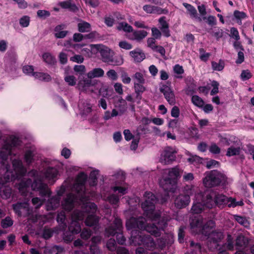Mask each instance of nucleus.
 I'll use <instances>...</instances> for the list:
<instances>
[{"label":"nucleus","instance_id":"26","mask_svg":"<svg viewBox=\"0 0 254 254\" xmlns=\"http://www.w3.org/2000/svg\"><path fill=\"white\" fill-rule=\"evenodd\" d=\"M94 84L91 79L87 78H83L80 79L78 81L79 88L82 90H86L90 86L93 85Z\"/></svg>","mask_w":254,"mask_h":254},{"label":"nucleus","instance_id":"49","mask_svg":"<svg viewBox=\"0 0 254 254\" xmlns=\"http://www.w3.org/2000/svg\"><path fill=\"white\" fill-rule=\"evenodd\" d=\"M224 247H226L227 250H232L233 249V238L230 234L227 235V243L225 244Z\"/></svg>","mask_w":254,"mask_h":254},{"label":"nucleus","instance_id":"13","mask_svg":"<svg viewBox=\"0 0 254 254\" xmlns=\"http://www.w3.org/2000/svg\"><path fill=\"white\" fill-rule=\"evenodd\" d=\"M12 208L15 212L19 216H21L23 212H25V215L30 216L32 214V210H30L29 204L26 202H20L12 205Z\"/></svg>","mask_w":254,"mask_h":254},{"label":"nucleus","instance_id":"24","mask_svg":"<svg viewBox=\"0 0 254 254\" xmlns=\"http://www.w3.org/2000/svg\"><path fill=\"white\" fill-rule=\"evenodd\" d=\"M60 197L54 196L49 199L47 203V210L55 209L60 205Z\"/></svg>","mask_w":254,"mask_h":254},{"label":"nucleus","instance_id":"17","mask_svg":"<svg viewBox=\"0 0 254 254\" xmlns=\"http://www.w3.org/2000/svg\"><path fill=\"white\" fill-rule=\"evenodd\" d=\"M160 186L166 191H174L176 185L174 181L169 178H163L159 181Z\"/></svg>","mask_w":254,"mask_h":254},{"label":"nucleus","instance_id":"1","mask_svg":"<svg viewBox=\"0 0 254 254\" xmlns=\"http://www.w3.org/2000/svg\"><path fill=\"white\" fill-rule=\"evenodd\" d=\"M82 211L74 210L71 215V222L68 229L73 234L79 233L81 230V226L78 221L82 220L84 217V213L88 214L85 221V224L88 226H96L99 217L94 215L97 210V206L93 202H88L83 204Z\"/></svg>","mask_w":254,"mask_h":254},{"label":"nucleus","instance_id":"5","mask_svg":"<svg viewBox=\"0 0 254 254\" xmlns=\"http://www.w3.org/2000/svg\"><path fill=\"white\" fill-rule=\"evenodd\" d=\"M145 201L141 204L144 214L152 221H156L160 217V212H154V204L157 201L156 196L151 192L144 194Z\"/></svg>","mask_w":254,"mask_h":254},{"label":"nucleus","instance_id":"55","mask_svg":"<svg viewBox=\"0 0 254 254\" xmlns=\"http://www.w3.org/2000/svg\"><path fill=\"white\" fill-rule=\"evenodd\" d=\"M235 219L241 225L247 227L249 223L246 218L242 216L235 215Z\"/></svg>","mask_w":254,"mask_h":254},{"label":"nucleus","instance_id":"41","mask_svg":"<svg viewBox=\"0 0 254 254\" xmlns=\"http://www.w3.org/2000/svg\"><path fill=\"white\" fill-rule=\"evenodd\" d=\"M65 219V213L64 211H62L58 213L57 220L59 223H61L62 230H64L66 227V224L64 223Z\"/></svg>","mask_w":254,"mask_h":254},{"label":"nucleus","instance_id":"53","mask_svg":"<svg viewBox=\"0 0 254 254\" xmlns=\"http://www.w3.org/2000/svg\"><path fill=\"white\" fill-rule=\"evenodd\" d=\"M107 77L113 81H115L118 79V74L114 69H110L106 73Z\"/></svg>","mask_w":254,"mask_h":254},{"label":"nucleus","instance_id":"29","mask_svg":"<svg viewBox=\"0 0 254 254\" xmlns=\"http://www.w3.org/2000/svg\"><path fill=\"white\" fill-rule=\"evenodd\" d=\"M64 27L63 25H59L55 27L54 35L57 38H64L68 33L67 31L63 30Z\"/></svg>","mask_w":254,"mask_h":254},{"label":"nucleus","instance_id":"25","mask_svg":"<svg viewBox=\"0 0 254 254\" xmlns=\"http://www.w3.org/2000/svg\"><path fill=\"white\" fill-rule=\"evenodd\" d=\"M145 236L139 232H138L137 235H134V233L132 232L131 243L134 246H142Z\"/></svg>","mask_w":254,"mask_h":254},{"label":"nucleus","instance_id":"8","mask_svg":"<svg viewBox=\"0 0 254 254\" xmlns=\"http://www.w3.org/2000/svg\"><path fill=\"white\" fill-rule=\"evenodd\" d=\"M114 226L111 225L106 229V234L108 237L117 234V240L119 244L123 245L126 242V238L122 233V222L120 219L115 218Z\"/></svg>","mask_w":254,"mask_h":254},{"label":"nucleus","instance_id":"35","mask_svg":"<svg viewBox=\"0 0 254 254\" xmlns=\"http://www.w3.org/2000/svg\"><path fill=\"white\" fill-rule=\"evenodd\" d=\"M183 5L186 8L191 17L198 18L197 11L194 6L186 2H184ZM198 18L201 20L200 18Z\"/></svg>","mask_w":254,"mask_h":254},{"label":"nucleus","instance_id":"18","mask_svg":"<svg viewBox=\"0 0 254 254\" xmlns=\"http://www.w3.org/2000/svg\"><path fill=\"white\" fill-rule=\"evenodd\" d=\"M58 171L57 169L55 168L51 167L47 168L44 173L46 179L49 182L51 181L52 184L55 182V179L58 176Z\"/></svg>","mask_w":254,"mask_h":254},{"label":"nucleus","instance_id":"3","mask_svg":"<svg viewBox=\"0 0 254 254\" xmlns=\"http://www.w3.org/2000/svg\"><path fill=\"white\" fill-rule=\"evenodd\" d=\"M87 179V176L83 173H80L77 177L75 183L73 188L72 191L77 193V196H75L71 193L68 194L64 199L62 203L63 208L67 211H70L74 206V203L77 198L83 201L86 196L85 190L84 183Z\"/></svg>","mask_w":254,"mask_h":254},{"label":"nucleus","instance_id":"6","mask_svg":"<svg viewBox=\"0 0 254 254\" xmlns=\"http://www.w3.org/2000/svg\"><path fill=\"white\" fill-rule=\"evenodd\" d=\"M227 177L220 172L213 170L206 174L203 182L204 186L207 188L222 185L223 186L228 184Z\"/></svg>","mask_w":254,"mask_h":254},{"label":"nucleus","instance_id":"46","mask_svg":"<svg viewBox=\"0 0 254 254\" xmlns=\"http://www.w3.org/2000/svg\"><path fill=\"white\" fill-rule=\"evenodd\" d=\"M191 101L194 105L199 108L203 107L204 104L203 100L197 95H194L192 97Z\"/></svg>","mask_w":254,"mask_h":254},{"label":"nucleus","instance_id":"2","mask_svg":"<svg viewBox=\"0 0 254 254\" xmlns=\"http://www.w3.org/2000/svg\"><path fill=\"white\" fill-rule=\"evenodd\" d=\"M170 219V218L168 217H163L158 222L157 226H156L154 223L145 225L146 220L142 217L137 218L131 217L127 221L126 226L127 229L136 228L144 229L151 235L158 237L161 235L160 231L163 230L167 226V223Z\"/></svg>","mask_w":254,"mask_h":254},{"label":"nucleus","instance_id":"42","mask_svg":"<svg viewBox=\"0 0 254 254\" xmlns=\"http://www.w3.org/2000/svg\"><path fill=\"white\" fill-rule=\"evenodd\" d=\"M174 72L176 74L175 76L177 78H182V74L184 73V70L182 66L176 64L173 67Z\"/></svg>","mask_w":254,"mask_h":254},{"label":"nucleus","instance_id":"4","mask_svg":"<svg viewBox=\"0 0 254 254\" xmlns=\"http://www.w3.org/2000/svg\"><path fill=\"white\" fill-rule=\"evenodd\" d=\"M30 185L31 186L33 190L39 191L42 196H49L51 193L47 185L43 183L41 180L38 178L35 179L32 183L31 179L23 180L19 184V191L24 195Z\"/></svg>","mask_w":254,"mask_h":254},{"label":"nucleus","instance_id":"64","mask_svg":"<svg viewBox=\"0 0 254 254\" xmlns=\"http://www.w3.org/2000/svg\"><path fill=\"white\" fill-rule=\"evenodd\" d=\"M30 19L27 16H24L20 18L19 23L21 26L23 27H27L29 24Z\"/></svg>","mask_w":254,"mask_h":254},{"label":"nucleus","instance_id":"54","mask_svg":"<svg viewBox=\"0 0 254 254\" xmlns=\"http://www.w3.org/2000/svg\"><path fill=\"white\" fill-rule=\"evenodd\" d=\"M107 247L110 251H114L116 250V244L114 239H110L107 243Z\"/></svg>","mask_w":254,"mask_h":254},{"label":"nucleus","instance_id":"36","mask_svg":"<svg viewBox=\"0 0 254 254\" xmlns=\"http://www.w3.org/2000/svg\"><path fill=\"white\" fill-rule=\"evenodd\" d=\"M33 76L38 79L45 81H49L51 80L50 75L43 72H36L33 73Z\"/></svg>","mask_w":254,"mask_h":254},{"label":"nucleus","instance_id":"39","mask_svg":"<svg viewBox=\"0 0 254 254\" xmlns=\"http://www.w3.org/2000/svg\"><path fill=\"white\" fill-rule=\"evenodd\" d=\"M211 66L213 70L221 71L224 67L225 63L222 60H220L218 63L212 61L211 62Z\"/></svg>","mask_w":254,"mask_h":254},{"label":"nucleus","instance_id":"12","mask_svg":"<svg viewBox=\"0 0 254 254\" xmlns=\"http://www.w3.org/2000/svg\"><path fill=\"white\" fill-rule=\"evenodd\" d=\"M206 201V194L204 195L201 193L195 194V200L191 209L192 212L198 214L202 212L204 207L208 208L204 204Z\"/></svg>","mask_w":254,"mask_h":254},{"label":"nucleus","instance_id":"22","mask_svg":"<svg viewBox=\"0 0 254 254\" xmlns=\"http://www.w3.org/2000/svg\"><path fill=\"white\" fill-rule=\"evenodd\" d=\"M100 53L102 61L105 63H108L111 57H112V51L107 47H103L100 49Z\"/></svg>","mask_w":254,"mask_h":254},{"label":"nucleus","instance_id":"10","mask_svg":"<svg viewBox=\"0 0 254 254\" xmlns=\"http://www.w3.org/2000/svg\"><path fill=\"white\" fill-rule=\"evenodd\" d=\"M194 192V187L187 186L185 188L184 193L178 195L175 199V206L178 209L187 206L190 201V196Z\"/></svg>","mask_w":254,"mask_h":254},{"label":"nucleus","instance_id":"21","mask_svg":"<svg viewBox=\"0 0 254 254\" xmlns=\"http://www.w3.org/2000/svg\"><path fill=\"white\" fill-rule=\"evenodd\" d=\"M165 173H168L169 178L171 180L177 179L181 177V174L183 173V171L180 170V168L176 166L172 168L169 170H165L164 171Z\"/></svg>","mask_w":254,"mask_h":254},{"label":"nucleus","instance_id":"15","mask_svg":"<svg viewBox=\"0 0 254 254\" xmlns=\"http://www.w3.org/2000/svg\"><path fill=\"white\" fill-rule=\"evenodd\" d=\"M191 229L194 233L202 231L203 218L201 216L198 215L191 218L190 220Z\"/></svg>","mask_w":254,"mask_h":254},{"label":"nucleus","instance_id":"20","mask_svg":"<svg viewBox=\"0 0 254 254\" xmlns=\"http://www.w3.org/2000/svg\"><path fill=\"white\" fill-rule=\"evenodd\" d=\"M142 246L147 250L153 251L156 248V243L153 239L149 235H145Z\"/></svg>","mask_w":254,"mask_h":254},{"label":"nucleus","instance_id":"14","mask_svg":"<svg viewBox=\"0 0 254 254\" xmlns=\"http://www.w3.org/2000/svg\"><path fill=\"white\" fill-rule=\"evenodd\" d=\"M223 238V235L220 232H213L210 234L208 246L210 249L214 250L219 246L218 242Z\"/></svg>","mask_w":254,"mask_h":254},{"label":"nucleus","instance_id":"57","mask_svg":"<svg viewBox=\"0 0 254 254\" xmlns=\"http://www.w3.org/2000/svg\"><path fill=\"white\" fill-rule=\"evenodd\" d=\"M152 38L156 39H160L161 37L162 33L161 31L156 27H153L151 28Z\"/></svg>","mask_w":254,"mask_h":254},{"label":"nucleus","instance_id":"44","mask_svg":"<svg viewBox=\"0 0 254 254\" xmlns=\"http://www.w3.org/2000/svg\"><path fill=\"white\" fill-rule=\"evenodd\" d=\"M234 16L237 20V22L239 24H242V19H245L247 17V15L245 12L243 11H240L239 10L234 11Z\"/></svg>","mask_w":254,"mask_h":254},{"label":"nucleus","instance_id":"52","mask_svg":"<svg viewBox=\"0 0 254 254\" xmlns=\"http://www.w3.org/2000/svg\"><path fill=\"white\" fill-rule=\"evenodd\" d=\"M64 80L70 86H74L76 83V79L73 75H67L64 77Z\"/></svg>","mask_w":254,"mask_h":254},{"label":"nucleus","instance_id":"9","mask_svg":"<svg viewBox=\"0 0 254 254\" xmlns=\"http://www.w3.org/2000/svg\"><path fill=\"white\" fill-rule=\"evenodd\" d=\"M20 141L16 137L13 138L11 140V144H5L3 147L2 150L0 151V163L1 167L7 173L9 168V165L7 162V157L11 154V149L12 146H16L19 145Z\"/></svg>","mask_w":254,"mask_h":254},{"label":"nucleus","instance_id":"37","mask_svg":"<svg viewBox=\"0 0 254 254\" xmlns=\"http://www.w3.org/2000/svg\"><path fill=\"white\" fill-rule=\"evenodd\" d=\"M13 224V220L9 216H6L4 219H1L0 222L1 227L3 229H6L10 227Z\"/></svg>","mask_w":254,"mask_h":254},{"label":"nucleus","instance_id":"11","mask_svg":"<svg viewBox=\"0 0 254 254\" xmlns=\"http://www.w3.org/2000/svg\"><path fill=\"white\" fill-rule=\"evenodd\" d=\"M177 151L171 147H166L160 154L159 161L164 165L170 164L176 159Z\"/></svg>","mask_w":254,"mask_h":254},{"label":"nucleus","instance_id":"56","mask_svg":"<svg viewBox=\"0 0 254 254\" xmlns=\"http://www.w3.org/2000/svg\"><path fill=\"white\" fill-rule=\"evenodd\" d=\"M73 69L75 72L80 74H83L86 71L85 66L82 64L75 65L73 67Z\"/></svg>","mask_w":254,"mask_h":254},{"label":"nucleus","instance_id":"43","mask_svg":"<svg viewBox=\"0 0 254 254\" xmlns=\"http://www.w3.org/2000/svg\"><path fill=\"white\" fill-rule=\"evenodd\" d=\"M215 225V222L213 220L207 221L204 225L203 224L202 232L207 235L209 230L214 228Z\"/></svg>","mask_w":254,"mask_h":254},{"label":"nucleus","instance_id":"7","mask_svg":"<svg viewBox=\"0 0 254 254\" xmlns=\"http://www.w3.org/2000/svg\"><path fill=\"white\" fill-rule=\"evenodd\" d=\"M206 198L207 201L205 204L208 208H212L215 204L218 206L228 205L231 203L232 197H227L223 194L212 192L210 193H206Z\"/></svg>","mask_w":254,"mask_h":254},{"label":"nucleus","instance_id":"59","mask_svg":"<svg viewBox=\"0 0 254 254\" xmlns=\"http://www.w3.org/2000/svg\"><path fill=\"white\" fill-rule=\"evenodd\" d=\"M133 78H134L137 81L136 83H145V79L144 78L143 74L140 72H136L133 75Z\"/></svg>","mask_w":254,"mask_h":254},{"label":"nucleus","instance_id":"23","mask_svg":"<svg viewBox=\"0 0 254 254\" xmlns=\"http://www.w3.org/2000/svg\"><path fill=\"white\" fill-rule=\"evenodd\" d=\"M12 165L15 172L17 175L23 176L26 173V170L22 165V163L20 160H14L12 161Z\"/></svg>","mask_w":254,"mask_h":254},{"label":"nucleus","instance_id":"32","mask_svg":"<svg viewBox=\"0 0 254 254\" xmlns=\"http://www.w3.org/2000/svg\"><path fill=\"white\" fill-rule=\"evenodd\" d=\"M77 27L78 31L82 33L88 32L91 30L90 24L84 21L78 23Z\"/></svg>","mask_w":254,"mask_h":254},{"label":"nucleus","instance_id":"28","mask_svg":"<svg viewBox=\"0 0 254 254\" xmlns=\"http://www.w3.org/2000/svg\"><path fill=\"white\" fill-rule=\"evenodd\" d=\"M132 32V37L130 39L137 41H140L145 38L148 34V33L145 30H138Z\"/></svg>","mask_w":254,"mask_h":254},{"label":"nucleus","instance_id":"31","mask_svg":"<svg viewBox=\"0 0 254 254\" xmlns=\"http://www.w3.org/2000/svg\"><path fill=\"white\" fill-rule=\"evenodd\" d=\"M142 84L143 83H136V82L134 83V91L136 94V97L139 100H141V94L146 90L145 87L142 85Z\"/></svg>","mask_w":254,"mask_h":254},{"label":"nucleus","instance_id":"40","mask_svg":"<svg viewBox=\"0 0 254 254\" xmlns=\"http://www.w3.org/2000/svg\"><path fill=\"white\" fill-rule=\"evenodd\" d=\"M60 5L63 8H68L72 11H76L78 10L77 6L74 4H71L69 1H63L59 3Z\"/></svg>","mask_w":254,"mask_h":254},{"label":"nucleus","instance_id":"51","mask_svg":"<svg viewBox=\"0 0 254 254\" xmlns=\"http://www.w3.org/2000/svg\"><path fill=\"white\" fill-rule=\"evenodd\" d=\"M91 234L92 233L90 229L84 228L81 231L80 237L83 240H87L91 237Z\"/></svg>","mask_w":254,"mask_h":254},{"label":"nucleus","instance_id":"47","mask_svg":"<svg viewBox=\"0 0 254 254\" xmlns=\"http://www.w3.org/2000/svg\"><path fill=\"white\" fill-rule=\"evenodd\" d=\"M11 194V189L8 187H3L1 189V195L3 198L7 199L9 198Z\"/></svg>","mask_w":254,"mask_h":254},{"label":"nucleus","instance_id":"45","mask_svg":"<svg viewBox=\"0 0 254 254\" xmlns=\"http://www.w3.org/2000/svg\"><path fill=\"white\" fill-rule=\"evenodd\" d=\"M241 149L240 147H235L231 146L228 148L226 153L227 156L230 157L234 155H239L240 153Z\"/></svg>","mask_w":254,"mask_h":254},{"label":"nucleus","instance_id":"16","mask_svg":"<svg viewBox=\"0 0 254 254\" xmlns=\"http://www.w3.org/2000/svg\"><path fill=\"white\" fill-rule=\"evenodd\" d=\"M160 90L163 93L165 99L170 105H173L175 104V95L170 87L164 85L160 88Z\"/></svg>","mask_w":254,"mask_h":254},{"label":"nucleus","instance_id":"33","mask_svg":"<svg viewBox=\"0 0 254 254\" xmlns=\"http://www.w3.org/2000/svg\"><path fill=\"white\" fill-rule=\"evenodd\" d=\"M44 61L48 64L54 65L57 61L56 58L50 53H46L43 55Z\"/></svg>","mask_w":254,"mask_h":254},{"label":"nucleus","instance_id":"62","mask_svg":"<svg viewBox=\"0 0 254 254\" xmlns=\"http://www.w3.org/2000/svg\"><path fill=\"white\" fill-rule=\"evenodd\" d=\"M252 74L249 70H244L242 71L241 77L243 80H248L251 78Z\"/></svg>","mask_w":254,"mask_h":254},{"label":"nucleus","instance_id":"30","mask_svg":"<svg viewBox=\"0 0 254 254\" xmlns=\"http://www.w3.org/2000/svg\"><path fill=\"white\" fill-rule=\"evenodd\" d=\"M249 243L248 239L243 235H239L236 239V245L239 248H245Z\"/></svg>","mask_w":254,"mask_h":254},{"label":"nucleus","instance_id":"27","mask_svg":"<svg viewBox=\"0 0 254 254\" xmlns=\"http://www.w3.org/2000/svg\"><path fill=\"white\" fill-rule=\"evenodd\" d=\"M104 74V71L101 68H95L89 71L87 76L89 78L92 79L103 77Z\"/></svg>","mask_w":254,"mask_h":254},{"label":"nucleus","instance_id":"60","mask_svg":"<svg viewBox=\"0 0 254 254\" xmlns=\"http://www.w3.org/2000/svg\"><path fill=\"white\" fill-rule=\"evenodd\" d=\"M169 13V10L167 8H162L160 7L155 6L154 14H167Z\"/></svg>","mask_w":254,"mask_h":254},{"label":"nucleus","instance_id":"61","mask_svg":"<svg viewBox=\"0 0 254 254\" xmlns=\"http://www.w3.org/2000/svg\"><path fill=\"white\" fill-rule=\"evenodd\" d=\"M119 46L120 48L127 50L132 48V45L126 41H121L119 43Z\"/></svg>","mask_w":254,"mask_h":254},{"label":"nucleus","instance_id":"50","mask_svg":"<svg viewBox=\"0 0 254 254\" xmlns=\"http://www.w3.org/2000/svg\"><path fill=\"white\" fill-rule=\"evenodd\" d=\"M199 51L200 54V59L203 62H206L210 56V54L205 53V50L203 48L199 49Z\"/></svg>","mask_w":254,"mask_h":254},{"label":"nucleus","instance_id":"63","mask_svg":"<svg viewBox=\"0 0 254 254\" xmlns=\"http://www.w3.org/2000/svg\"><path fill=\"white\" fill-rule=\"evenodd\" d=\"M152 50L154 52L159 53L160 55L163 57L165 56V50L164 47L161 46L157 45Z\"/></svg>","mask_w":254,"mask_h":254},{"label":"nucleus","instance_id":"48","mask_svg":"<svg viewBox=\"0 0 254 254\" xmlns=\"http://www.w3.org/2000/svg\"><path fill=\"white\" fill-rule=\"evenodd\" d=\"M32 204L35 206V209H38L43 204L44 199H40L38 197H34L32 199Z\"/></svg>","mask_w":254,"mask_h":254},{"label":"nucleus","instance_id":"34","mask_svg":"<svg viewBox=\"0 0 254 254\" xmlns=\"http://www.w3.org/2000/svg\"><path fill=\"white\" fill-rule=\"evenodd\" d=\"M117 29L119 31L122 30L128 33L133 31L132 26L126 22H119L117 26Z\"/></svg>","mask_w":254,"mask_h":254},{"label":"nucleus","instance_id":"19","mask_svg":"<svg viewBox=\"0 0 254 254\" xmlns=\"http://www.w3.org/2000/svg\"><path fill=\"white\" fill-rule=\"evenodd\" d=\"M129 55L133 59L135 62H141L145 58L144 53L139 49H136L130 52Z\"/></svg>","mask_w":254,"mask_h":254},{"label":"nucleus","instance_id":"38","mask_svg":"<svg viewBox=\"0 0 254 254\" xmlns=\"http://www.w3.org/2000/svg\"><path fill=\"white\" fill-rule=\"evenodd\" d=\"M123 63L124 59L123 57L121 56H119L116 57L114 58H112V57H111V58L110 59V61L108 62V64L112 65L118 66L122 65L123 64Z\"/></svg>","mask_w":254,"mask_h":254},{"label":"nucleus","instance_id":"58","mask_svg":"<svg viewBox=\"0 0 254 254\" xmlns=\"http://www.w3.org/2000/svg\"><path fill=\"white\" fill-rule=\"evenodd\" d=\"M211 34L217 39H218L223 36V30L219 28H215L212 32Z\"/></svg>","mask_w":254,"mask_h":254}]
</instances>
